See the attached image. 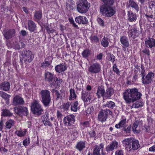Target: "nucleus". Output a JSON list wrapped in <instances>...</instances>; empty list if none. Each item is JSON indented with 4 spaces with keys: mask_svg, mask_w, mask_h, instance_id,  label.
Instances as JSON below:
<instances>
[{
    "mask_svg": "<svg viewBox=\"0 0 155 155\" xmlns=\"http://www.w3.org/2000/svg\"><path fill=\"white\" fill-rule=\"evenodd\" d=\"M103 3L100 6V11L101 15L106 17L113 16L116 12L111 6L113 0H101Z\"/></svg>",
    "mask_w": 155,
    "mask_h": 155,
    "instance_id": "obj_1",
    "label": "nucleus"
},
{
    "mask_svg": "<svg viewBox=\"0 0 155 155\" xmlns=\"http://www.w3.org/2000/svg\"><path fill=\"white\" fill-rule=\"evenodd\" d=\"M141 93L136 88L128 89L124 93L123 97L126 102L128 104L138 100L141 97Z\"/></svg>",
    "mask_w": 155,
    "mask_h": 155,
    "instance_id": "obj_2",
    "label": "nucleus"
},
{
    "mask_svg": "<svg viewBox=\"0 0 155 155\" xmlns=\"http://www.w3.org/2000/svg\"><path fill=\"white\" fill-rule=\"evenodd\" d=\"M20 57V61L22 64H27L32 61L34 58V55L31 51L29 50H24L21 52Z\"/></svg>",
    "mask_w": 155,
    "mask_h": 155,
    "instance_id": "obj_3",
    "label": "nucleus"
},
{
    "mask_svg": "<svg viewBox=\"0 0 155 155\" xmlns=\"http://www.w3.org/2000/svg\"><path fill=\"white\" fill-rule=\"evenodd\" d=\"M78 11L81 13H86L90 7V4L87 0H80L77 3Z\"/></svg>",
    "mask_w": 155,
    "mask_h": 155,
    "instance_id": "obj_4",
    "label": "nucleus"
},
{
    "mask_svg": "<svg viewBox=\"0 0 155 155\" xmlns=\"http://www.w3.org/2000/svg\"><path fill=\"white\" fill-rule=\"evenodd\" d=\"M40 94L42 99L41 101L44 106H48L51 101L50 92L47 90H43L41 91Z\"/></svg>",
    "mask_w": 155,
    "mask_h": 155,
    "instance_id": "obj_5",
    "label": "nucleus"
},
{
    "mask_svg": "<svg viewBox=\"0 0 155 155\" xmlns=\"http://www.w3.org/2000/svg\"><path fill=\"white\" fill-rule=\"evenodd\" d=\"M31 110L33 114L39 116L42 114L43 109L39 103L37 101H34L32 104Z\"/></svg>",
    "mask_w": 155,
    "mask_h": 155,
    "instance_id": "obj_6",
    "label": "nucleus"
},
{
    "mask_svg": "<svg viewBox=\"0 0 155 155\" xmlns=\"http://www.w3.org/2000/svg\"><path fill=\"white\" fill-rule=\"evenodd\" d=\"M112 114V112L109 109H101L98 115V120L101 122L104 121L107 118V116Z\"/></svg>",
    "mask_w": 155,
    "mask_h": 155,
    "instance_id": "obj_7",
    "label": "nucleus"
},
{
    "mask_svg": "<svg viewBox=\"0 0 155 155\" xmlns=\"http://www.w3.org/2000/svg\"><path fill=\"white\" fill-rule=\"evenodd\" d=\"M14 111L19 116H27L28 110L27 108L23 106H19L14 108Z\"/></svg>",
    "mask_w": 155,
    "mask_h": 155,
    "instance_id": "obj_8",
    "label": "nucleus"
},
{
    "mask_svg": "<svg viewBox=\"0 0 155 155\" xmlns=\"http://www.w3.org/2000/svg\"><path fill=\"white\" fill-rule=\"evenodd\" d=\"M89 72L91 74L98 73L101 70V67L98 63H94L90 65L88 68Z\"/></svg>",
    "mask_w": 155,
    "mask_h": 155,
    "instance_id": "obj_9",
    "label": "nucleus"
},
{
    "mask_svg": "<svg viewBox=\"0 0 155 155\" xmlns=\"http://www.w3.org/2000/svg\"><path fill=\"white\" fill-rule=\"evenodd\" d=\"M4 37L7 40H8L15 36V30L14 29H9L4 30L2 32Z\"/></svg>",
    "mask_w": 155,
    "mask_h": 155,
    "instance_id": "obj_10",
    "label": "nucleus"
},
{
    "mask_svg": "<svg viewBox=\"0 0 155 155\" xmlns=\"http://www.w3.org/2000/svg\"><path fill=\"white\" fill-rule=\"evenodd\" d=\"M154 75V74L152 72L148 73L146 76L142 78V83L144 84H148L150 83L153 81V78Z\"/></svg>",
    "mask_w": 155,
    "mask_h": 155,
    "instance_id": "obj_11",
    "label": "nucleus"
},
{
    "mask_svg": "<svg viewBox=\"0 0 155 155\" xmlns=\"http://www.w3.org/2000/svg\"><path fill=\"white\" fill-rule=\"evenodd\" d=\"M75 117L73 115L67 116L64 119V125L66 126H70L72 125L75 121Z\"/></svg>",
    "mask_w": 155,
    "mask_h": 155,
    "instance_id": "obj_12",
    "label": "nucleus"
},
{
    "mask_svg": "<svg viewBox=\"0 0 155 155\" xmlns=\"http://www.w3.org/2000/svg\"><path fill=\"white\" fill-rule=\"evenodd\" d=\"M24 103L23 99L19 95L15 96L13 99L12 104L14 106L23 105Z\"/></svg>",
    "mask_w": 155,
    "mask_h": 155,
    "instance_id": "obj_13",
    "label": "nucleus"
},
{
    "mask_svg": "<svg viewBox=\"0 0 155 155\" xmlns=\"http://www.w3.org/2000/svg\"><path fill=\"white\" fill-rule=\"evenodd\" d=\"M45 81L48 82L51 85L56 77L51 73L47 72L45 74Z\"/></svg>",
    "mask_w": 155,
    "mask_h": 155,
    "instance_id": "obj_14",
    "label": "nucleus"
},
{
    "mask_svg": "<svg viewBox=\"0 0 155 155\" xmlns=\"http://www.w3.org/2000/svg\"><path fill=\"white\" fill-rule=\"evenodd\" d=\"M131 31L130 32L129 35L131 37L134 41H137L138 40L137 38L140 34V31L134 28L129 30V31Z\"/></svg>",
    "mask_w": 155,
    "mask_h": 155,
    "instance_id": "obj_15",
    "label": "nucleus"
},
{
    "mask_svg": "<svg viewBox=\"0 0 155 155\" xmlns=\"http://www.w3.org/2000/svg\"><path fill=\"white\" fill-rule=\"evenodd\" d=\"M105 91L103 86L102 85L98 86L96 93L97 98H99L102 97L103 99L104 100Z\"/></svg>",
    "mask_w": 155,
    "mask_h": 155,
    "instance_id": "obj_16",
    "label": "nucleus"
},
{
    "mask_svg": "<svg viewBox=\"0 0 155 155\" xmlns=\"http://www.w3.org/2000/svg\"><path fill=\"white\" fill-rule=\"evenodd\" d=\"M127 8L131 7L134 8L137 12L139 11V8L137 4L133 0H129L127 3Z\"/></svg>",
    "mask_w": 155,
    "mask_h": 155,
    "instance_id": "obj_17",
    "label": "nucleus"
},
{
    "mask_svg": "<svg viewBox=\"0 0 155 155\" xmlns=\"http://www.w3.org/2000/svg\"><path fill=\"white\" fill-rule=\"evenodd\" d=\"M75 21L76 22L79 24H87L88 21L86 17L79 16L76 17L75 18Z\"/></svg>",
    "mask_w": 155,
    "mask_h": 155,
    "instance_id": "obj_18",
    "label": "nucleus"
},
{
    "mask_svg": "<svg viewBox=\"0 0 155 155\" xmlns=\"http://www.w3.org/2000/svg\"><path fill=\"white\" fill-rule=\"evenodd\" d=\"M146 46L148 48H152L155 47V39L153 38H149L145 41Z\"/></svg>",
    "mask_w": 155,
    "mask_h": 155,
    "instance_id": "obj_19",
    "label": "nucleus"
},
{
    "mask_svg": "<svg viewBox=\"0 0 155 155\" xmlns=\"http://www.w3.org/2000/svg\"><path fill=\"white\" fill-rule=\"evenodd\" d=\"M67 69V67L64 63L60 64L55 67V70L58 73H61L65 71Z\"/></svg>",
    "mask_w": 155,
    "mask_h": 155,
    "instance_id": "obj_20",
    "label": "nucleus"
},
{
    "mask_svg": "<svg viewBox=\"0 0 155 155\" xmlns=\"http://www.w3.org/2000/svg\"><path fill=\"white\" fill-rule=\"evenodd\" d=\"M91 93L87 92L85 91H82V92L81 98L83 100L84 102H87L90 101L91 99V96L90 95Z\"/></svg>",
    "mask_w": 155,
    "mask_h": 155,
    "instance_id": "obj_21",
    "label": "nucleus"
},
{
    "mask_svg": "<svg viewBox=\"0 0 155 155\" xmlns=\"http://www.w3.org/2000/svg\"><path fill=\"white\" fill-rule=\"evenodd\" d=\"M28 29L31 32H33L36 30V25L35 22L31 20L28 21Z\"/></svg>",
    "mask_w": 155,
    "mask_h": 155,
    "instance_id": "obj_22",
    "label": "nucleus"
},
{
    "mask_svg": "<svg viewBox=\"0 0 155 155\" xmlns=\"http://www.w3.org/2000/svg\"><path fill=\"white\" fill-rule=\"evenodd\" d=\"M10 84L8 81H4L0 83V89L4 91H9Z\"/></svg>",
    "mask_w": 155,
    "mask_h": 155,
    "instance_id": "obj_23",
    "label": "nucleus"
},
{
    "mask_svg": "<svg viewBox=\"0 0 155 155\" xmlns=\"http://www.w3.org/2000/svg\"><path fill=\"white\" fill-rule=\"evenodd\" d=\"M118 143L116 141H113L106 148V151L109 152L113 151L114 149H116L117 147Z\"/></svg>",
    "mask_w": 155,
    "mask_h": 155,
    "instance_id": "obj_24",
    "label": "nucleus"
},
{
    "mask_svg": "<svg viewBox=\"0 0 155 155\" xmlns=\"http://www.w3.org/2000/svg\"><path fill=\"white\" fill-rule=\"evenodd\" d=\"M114 93V90L112 87H110L107 88L105 91L104 100L110 98Z\"/></svg>",
    "mask_w": 155,
    "mask_h": 155,
    "instance_id": "obj_25",
    "label": "nucleus"
},
{
    "mask_svg": "<svg viewBox=\"0 0 155 155\" xmlns=\"http://www.w3.org/2000/svg\"><path fill=\"white\" fill-rule=\"evenodd\" d=\"M132 141L131 143V150L132 149L135 150L137 149L140 147L138 141L134 138H132Z\"/></svg>",
    "mask_w": 155,
    "mask_h": 155,
    "instance_id": "obj_26",
    "label": "nucleus"
},
{
    "mask_svg": "<svg viewBox=\"0 0 155 155\" xmlns=\"http://www.w3.org/2000/svg\"><path fill=\"white\" fill-rule=\"evenodd\" d=\"M127 15L128 19L130 21L132 22L136 20L137 16L136 14L132 12L128 11Z\"/></svg>",
    "mask_w": 155,
    "mask_h": 155,
    "instance_id": "obj_27",
    "label": "nucleus"
},
{
    "mask_svg": "<svg viewBox=\"0 0 155 155\" xmlns=\"http://www.w3.org/2000/svg\"><path fill=\"white\" fill-rule=\"evenodd\" d=\"M85 146L86 141H81L77 143L76 146V148L79 151H81L85 148Z\"/></svg>",
    "mask_w": 155,
    "mask_h": 155,
    "instance_id": "obj_28",
    "label": "nucleus"
},
{
    "mask_svg": "<svg viewBox=\"0 0 155 155\" xmlns=\"http://www.w3.org/2000/svg\"><path fill=\"white\" fill-rule=\"evenodd\" d=\"M42 16V12L41 10L36 11L34 15V20L37 22L39 21L41 19Z\"/></svg>",
    "mask_w": 155,
    "mask_h": 155,
    "instance_id": "obj_29",
    "label": "nucleus"
},
{
    "mask_svg": "<svg viewBox=\"0 0 155 155\" xmlns=\"http://www.w3.org/2000/svg\"><path fill=\"white\" fill-rule=\"evenodd\" d=\"M52 93H54L57 97L56 100H58V99H61L62 97V96L63 93L61 90H57L54 89H53L52 90Z\"/></svg>",
    "mask_w": 155,
    "mask_h": 155,
    "instance_id": "obj_30",
    "label": "nucleus"
},
{
    "mask_svg": "<svg viewBox=\"0 0 155 155\" xmlns=\"http://www.w3.org/2000/svg\"><path fill=\"white\" fill-rule=\"evenodd\" d=\"M132 140V138H127L125 139L123 141V143L125 144L126 148H128L130 149V150H131V143Z\"/></svg>",
    "mask_w": 155,
    "mask_h": 155,
    "instance_id": "obj_31",
    "label": "nucleus"
},
{
    "mask_svg": "<svg viewBox=\"0 0 155 155\" xmlns=\"http://www.w3.org/2000/svg\"><path fill=\"white\" fill-rule=\"evenodd\" d=\"M121 43L126 47H128L129 44L127 37L125 36L121 37L120 38Z\"/></svg>",
    "mask_w": 155,
    "mask_h": 155,
    "instance_id": "obj_32",
    "label": "nucleus"
},
{
    "mask_svg": "<svg viewBox=\"0 0 155 155\" xmlns=\"http://www.w3.org/2000/svg\"><path fill=\"white\" fill-rule=\"evenodd\" d=\"M2 115L4 117H10L13 115V114L7 109H2Z\"/></svg>",
    "mask_w": 155,
    "mask_h": 155,
    "instance_id": "obj_33",
    "label": "nucleus"
},
{
    "mask_svg": "<svg viewBox=\"0 0 155 155\" xmlns=\"http://www.w3.org/2000/svg\"><path fill=\"white\" fill-rule=\"evenodd\" d=\"M1 97L5 101L6 104H9V98L11 97L10 95L3 92H2Z\"/></svg>",
    "mask_w": 155,
    "mask_h": 155,
    "instance_id": "obj_34",
    "label": "nucleus"
},
{
    "mask_svg": "<svg viewBox=\"0 0 155 155\" xmlns=\"http://www.w3.org/2000/svg\"><path fill=\"white\" fill-rule=\"evenodd\" d=\"M138 122L137 121L135 122L133 124L132 127L133 131L136 133H138L140 132V130L138 127Z\"/></svg>",
    "mask_w": 155,
    "mask_h": 155,
    "instance_id": "obj_35",
    "label": "nucleus"
},
{
    "mask_svg": "<svg viewBox=\"0 0 155 155\" xmlns=\"http://www.w3.org/2000/svg\"><path fill=\"white\" fill-rule=\"evenodd\" d=\"M101 44L104 47H107L109 45L108 38L105 37H104L101 41Z\"/></svg>",
    "mask_w": 155,
    "mask_h": 155,
    "instance_id": "obj_36",
    "label": "nucleus"
},
{
    "mask_svg": "<svg viewBox=\"0 0 155 155\" xmlns=\"http://www.w3.org/2000/svg\"><path fill=\"white\" fill-rule=\"evenodd\" d=\"M14 121L13 120L10 119L6 123V128L7 129H9L12 126L14 125Z\"/></svg>",
    "mask_w": 155,
    "mask_h": 155,
    "instance_id": "obj_37",
    "label": "nucleus"
},
{
    "mask_svg": "<svg viewBox=\"0 0 155 155\" xmlns=\"http://www.w3.org/2000/svg\"><path fill=\"white\" fill-rule=\"evenodd\" d=\"M90 39L91 42L96 44L99 43L100 41L99 38L96 35H91Z\"/></svg>",
    "mask_w": 155,
    "mask_h": 155,
    "instance_id": "obj_38",
    "label": "nucleus"
},
{
    "mask_svg": "<svg viewBox=\"0 0 155 155\" xmlns=\"http://www.w3.org/2000/svg\"><path fill=\"white\" fill-rule=\"evenodd\" d=\"M54 80L51 85H52L56 87L59 86L61 82L62 81L61 79L58 80L56 77V78H55Z\"/></svg>",
    "mask_w": 155,
    "mask_h": 155,
    "instance_id": "obj_39",
    "label": "nucleus"
},
{
    "mask_svg": "<svg viewBox=\"0 0 155 155\" xmlns=\"http://www.w3.org/2000/svg\"><path fill=\"white\" fill-rule=\"evenodd\" d=\"M91 54V50L88 49L85 50L82 53V54L83 57L85 58H86L89 56Z\"/></svg>",
    "mask_w": 155,
    "mask_h": 155,
    "instance_id": "obj_40",
    "label": "nucleus"
},
{
    "mask_svg": "<svg viewBox=\"0 0 155 155\" xmlns=\"http://www.w3.org/2000/svg\"><path fill=\"white\" fill-rule=\"evenodd\" d=\"M126 123V119L122 120L118 124H116L115 127L117 128H120V127H123L124 125H125Z\"/></svg>",
    "mask_w": 155,
    "mask_h": 155,
    "instance_id": "obj_41",
    "label": "nucleus"
},
{
    "mask_svg": "<svg viewBox=\"0 0 155 155\" xmlns=\"http://www.w3.org/2000/svg\"><path fill=\"white\" fill-rule=\"evenodd\" d=\"M78 101H76L73 103L71 105V110L74 111H76L78 110Z\"/></svg>",
    "mask_w": 155,
    "mask_h": 155,
    "instance_id": "obj_42",
    "label": "nucleus"
},
{
    "mask_svg": "<svg viewBox=\"0 0 155 155\" xmlns=\"http://www.w3.org/2000/svg\"><path fill=\"white\" fill-rule=\"evenodd\" d=\"M131 127L130 125L129 126L124 125L122 128V130L126 133H129L131 130Z\"/></svg>",
    "mask_w": 155,
    "mask_h": 155,
    "instance_id": "obj_43",
    "label": "nucleus"
},
{
    "mask_svg": "<svg viewBox=\"0 0 155 155\" xmlns=\"http://www.w3.org/2000/svg\"><path fill=\"white\" fill-rule=\"evenodd\" d=\"M70 95L69 97V99L71 100L72 98H75L77 96L75 94V92L74 89H71L70 90Z\"/></svg>",
    "mask_w": 155,
    "mask_h": 155,
    "instance_id": "obj_44",
    "label": "nucleus"
},
{
    "mask_svg": "<svg viewBox=\"0 0 155 155\" xmlns=\"http://www.w3.org/2000/svg\"><path fill=\"white\" fill-rule=\"evenodd\" d=\"M47 31L48 34L53 33L55 31V30L51 28V26H49L48 25H47L45 26Z\"/></svg>",
    "mask_w": 155,
    "mask_h": 155,
    "instance_id": "obj_45",
    "label": "nucleus"
},
{
    "mask_svg": "<svg viewBox=\"0 0 155 155\" xmlns=\"http://www.w3.org/2000/svg\"><path fill=\"white\" fill-rule=\"evenodd\" d=\"M72 2V1L71 0H67L66 5V7L67 9L68 10L70 11L73 9V6H72L71 5V4H69L70 2L71 3V2Z\"/></svg>",
    "mask_w": 155,
    "mask_h": 155,
    "instance_id": "obj_46",
    "label": "nucleus"
},
{
    "mask_svg": "<svg viewBox=\"0 0 155 155\" xmlns=\"http://www.w3.org/2000/svg\"><path fill=\"white\" fill-rule=\"evenodd\" d=\"M105 106L113 109L115 107V105L114 102L110 101H108L105 104Z\"/></svg>",
    "mask_w": 155,
    "mask_h": 155,
    "instance_id": "obj_47",
    "label": "nucleus"
},
{
    "mask_svg": "<svg viewBox=\"0 0 155 155\" xmlns=\"http://www.w3.org/2000/svg\"><path fill=\"white\" fill-rule=\"evenodd\" d=\"M143 105V102H137L133 104L132 106L135 108H138L142 106Z\"/></svg>",
    "mask_w": 155,
    "mask_h": 155,
    "instance_id": "obj_48",
    "label": "nucleus"
},
{
    "mask_svg": "<svg viewBox=\"0 0 155 155\" xmlns=\"http://www.w3.org/2000/svg\"><path fill=\"white\" fill-rule=\"evenodd\" d=\"M15 134L19 137L24 136L25 134L24 131L23 132L22 130H17L16 131Z\"/></svg>",
    "mask_w": 155,
    "mask_h": 155,
    "instance_id": "obj_49",
    "label": "nucleus"
},
{
    "mask_svg": "<svg viewBox=\"0 0 155 155\" xmlns=\"http://www.w3.org/2000/svg\"><path fill=\"white\" fill-rule=\"evenodd\" d=\"M100 148L96 147L94 150L93 155H101L100 153Z\"/></svg>",
    "mask_w": 155,
    "mask_h": 155,
    "instance_id": "obj_50",
    "label": "nucleus"
},
{
    "mask_svg": "<svg viewBox=\"0 0 155 155\" xmlns=\"http://www.w3.org/2000/svg\"><path fill=\"white\" fill-rule=\"evenodd\" d=\"M148 1V4L149 5V8L152 9V7L155 6V2L154 1L149 0Z\"/></svg>",
    "mask_w": 155,
    "mask_h": 155,
    "instance_id": "obj_51",
    "label": "nucleus"
},
{
    "mask_svg": "<svg viewBox=\"0 0 155 155\" xmlns=\"http://www.w3.org/2000/svg\"><path fill=\"white\" fill-rule=\"evenodd\" d=\"M89 134L90 137L94 138H96V134L95 131L94 130H92L89 132Z\"/></svg>",
    "mask_w": 155,
    "mask_h": 155,
    "instance_id": "obj_52",
    "label": "nucleus"
},
{
    "mask_svg": "<svg viewBox=\"0 0 155 155\" xmlns=\"http://www.w3.org/2000/svg\"><path fill=\"white\" fill-rule=\"evenodd\" d=\"M97 21L100 26L102 27L104 26V21L101 18L98 17L97 19Z\"/></svg>",
    "mask_w": 155,
    "mask_h": 155,
    "instance_id": "obj_53",
    "label": "nucleus"
},
{
    "mask_svg": "<svg viewBox=\"0 0 155 155\" xmlns=\"http://www.w3.org/2000/svg\"><path fill=\"white\" fill-rule=\"evenodd\" d=\"M113 70L114 71L116 72L117 75L120 74V72L119 69L117 68V66L116 64H114L113 66Z\"/></svg>",
    "mask_w": 155,
    "mask_h": 155,
    "instance_id": "obj_54",
    "label": "nucleus"
},
{
    "mask_svg": "<svg viewBox=\"0 0 155 155\" xmlns=\"http://www.w3.org/2000/svg\"><path fill=\"white\" fill-rule=\"evenodd\" d=\"M71 105L70 102H68L66 103H64L63 105V108L65 109L68 110L70 106Z\"/></svg>",
    "mask_w": 155,
    "mask_h": 155,
    "instance_id": "obj_55",
    "label": "nucleus"
},
{
    "mask_svg": "<svg viewBox=\"0 0 155 155\" xmlns=\"http://www.w3.org/2000/svg\"><path fill=\"white\" fill-rule=\"evenodd\" d=\"M48 119H47V118L43 120V121L45 125H48L50 126H51L52 125V124L48 120Z\"/></svg>",
    "mask_w": 155,
    "mask_h": 155,
    "instance_id": "obj_56",
    "label": "nucleus"
},
{
    "mask_svg": "<svg viewBox=\"0 0 155 155\" xmlns=\"http://www.w3.org/2000/svg\"><path fill=\"white\" fill-rule=\"evenodd\" d=\"M141 70L140 71V72L141 77L142 78L143 76H145V70L144 67L142 65H141Z\"/></svg>",
    "mask_w": 155,
    "mask_h": 155,
    "instance_id": "obj_57",
    "label": "nucleus"
},
{
    "mask_svg": "<svg viewBox=\"0 0 155 155\" xmlns=\"http://www.w3.org/2000/svg\"><path fill=\"white\" fill-rule=\"evenodd\" d=\"M51 61H45L44 62L42 63V65L45 67H48L51 64Z\"/></svg>",
    "mask_w": 155,
    "mask_h": 155,
    "instance_id": "obj_58",
    "label": "nucleus"
},
{
    "mask_svg": "<svg viewBox=\"0 0 155 155\" xmlns=\"http://www.w3.org/2000/svg\"><path fill=\"white\" fill-rule=\"evenodd\" d=\"M66 130L68 132H69L71 134L74 133L76 131V130L75 129L72 128L66 129Z\"/></svg>",
    "mask_w": 155,
    "mask_h": 155,
    "instance_id": "obj_59",
    "label": "nucleus"
},
{
    "mask_svg": "<svg viewBox=\"0 0 155 155\" xmlns=\"http://www.w3.org/2000/svg\"><path fill=\"white\" fill-rule=\"evenodd\" d=\"M109 60L113 63H114L115 61V58L114 56L112 54H109Z\"/></svg>",
    "mask_w": 155,
    "mask_h": 155,
    "instance_id": "obj_60",
    "label": "nucleus"
},
{
    "mask_svg": "<svg viewBox=\"0 0 155 155\" xmlns=\"http://www.w3.org/2000/svg\"><path fill=\"white\" fill-rule=\"evenodd\" d=\"M142 52L146 54L147 55H150V52L149 49L147 48H145L144 50L142 51Z\"/></svg>",
    "mask_w": 155,
    "mask_h": 155,
    "instance_id": "obj_61",
    "label": "nucleus"
},
{
    "mask_svg": "<svg viewBox=\"0 0 155 155\" xmlns=\"http://www.w3.org/2000/svg\"><path fill=\"white\" fill-rule=\"evenodd\" d=\"M150 128V127L145 125L142 129L143 130H144V131L148 132L149 131Z\"/></svg>",
    "mask_w": 155,
    "mask_h": 155,
    "instance_id": "obj_62",
    "label": "nucleus"
},
{
    "mask_svg": "<svg viewBox=\"0 0 155 155\" xmlns=\"http://www.w3.org/2000/svg\"><path fill=\"white\" fill-rule=\"evenodd\" d=\"M30 142V140L29 139L27 140L26 139L24 140L23 141V144L25 146H27Z\"/></svg>",
    "mask_w": 155,
    "mask_h": 155,
    "instance_id": "obj_63",
    "label": "nucleus"
},
{
    "mask_svg": "<svg viewBox=\"0 0 155 155\" xmlns=\"http://www.w3.org/2000/svg\"><path fill=\"white\" fill-rule=\"evenodd\" d=\"M115 155H123V151L121 150H117L115 152Z\"/></svg>",
    "mask_w": 155,
    "mask_h": 155,
    "instance_id": "obj_64",
    "label": "nucleus"
}]
</instances>
